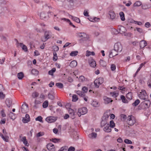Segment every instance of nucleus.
<instances>
[{
	"label": "nucleus",
	"instance_id": "obj_1",
	"mask_svg": "<svg viewBox=\"0 0 151 151\" xmlns=\"http://www.w3.org/2000/svg\"><path fill=\"white\" fill-rule=\"evenodd\" d=\"M150 101L149 100H146L141 102L139 105L140 108L142 109H144L146 108H149L150 105Z\"/></svg>",
	"mask_w": 151,
	"mask_h": 151
},
{
	"label": "nucleus",
	"instance_id": "obj_2",
	"mask_svg": "<svg viewBox=\"0 0 151 151\" xmlns=\"http://www.w3.org/2000/svg\"><path fill=\"white\" fill-rule=\"evenodd\" d=\"M127 122L129 125L132 126L136 122V120L133 116L129 115L127 117Z\"/></svg>",
	"mask_w": 151,
	"mask_h": 151
},
{
	"label": "nucleus",
	"instance_id": "obj_3",
	"mask_svg": "<svg viewBox=\"0 0 151 151\" xmlns=\"http://www.w3.org/2000/svg\"><path fill=\"white\" fill-rule=\"evenodd\" d=\"M138 96L141 99L143 100H147L148 98V96L146 91L144 90H141V91L138 95Z\"/></svg>",
	"mask_w": 151,
	"mask_h": 151
},
{
	"label": "nucleus",
	"instance_id": "obj_4",
	"mask_svg": "<svg viewBox=\"0 0 151 151\" xmlns=\"http://www.w3.org/2000/svg\"><path fill=\"white\" fill-rule=\"evenodd\" d=\"M52 34L51 31L49 30H46L44 32V38L42 40L43 42H45L48 39L51 38L52 37Z\"/></svg>",
	"mask_w": 151,
	"mask_h": 151
},
{
	"label": "nucleus",
	"instance_id": "obj_5",
	"mask_svg": "<svg viewBox=\"0 0 151 151\" xmlns=\"http://www.w3.org/2000/svg\"><path fill=\"white\" fill-rule=\"evenodd\" d=\"M78 37L81 38V40L83 41H86L89 38V37L88 35L84 32H80L77 34Z\"/></svg>",
	"mask_w": 151,
	"mask_h": 151
},
{
	"label": "nucleus",
	"instance_id": "obj_6",
	"mask_svg": "<svg viewBox=\"0 0 151 151\" xmlns=\"http://www.w3.org/2000/svg\"><path fill=\"white\" fill-rule=\"evenodd\" d=\"M87 112V108L86 107H83L78 109V115L79 116H80L81 115H83L86 114Z\"/></svg>",
	"mask_w": 151,
	"mask_h": 151
},
{
	"label": "nucleus",
	"instance_id": "obj_7",
	"mask_svg": "<svg viewBox=\"0 0 151 151\" xmlns=\"http://www.w3.org/2000/svg\"><path fill=\"white\" fill-rule=\"evenodd\" d=\"M114 49L118 52H121L122 48L121 44L119 43H116L114 45Z\"/></svg>",
	"mask_w": 151,
	"mask_h": 151
},
{
	"label": "nucleus",
	"instance_id": "obj_8",
	"mask_svg": "<svg viewBox=\"0 0 151 151\" xmlns=\"http://www.w3.org/2000/svg\"><path fill=\"white\" fill-rule=\"evenodd\" d=\"M57 119L56 117L53 116H49L46 118L45 120L48 123H51L54 122Z\"/></svg>",
	"mask_w": 151,
	"mask_h": 151
},
{
	"label": "nucleus",
	"instance_id": "obj_9",
	"mask_svg": "<svg viewBox=\"0 0 151 151\" xmlns=\"http://www.w3.org/2000/svg\"><path fill=\"white\" fill-rule=\"evenodd\" d=\"M40 16L41 19H47L50 17V16L49 14H48L47 15V14L44 12H41L40 14Z\"/></svg>",
	"mask_w": 151,
	"mask_h": 151
},
{
	"label": "nucleus",
	"instance_id": "obj_10",
	"mask_svg": "<svg viewBox=\"0 0 151 151\" xmlns=\"http://www.w3.org/2000/svg\"><path fill=\"white\" fill-rule=\"evenodd\" d=\"M28 106L27 104H25L22 105L21 108V111L23 113H27L28 111Z\"/></svg>",
	"mask_w": 151,
	"mask_h": 151
},
{
	"label": "nucleus",
	"instance_id": "obj_11",
	"mask_svg": "<svg viewBox=\"0 0 151 151\" xmlns=\"http://www.w3.org/2000/svg\"><path fill=\"white\" fill-rule=\"evenodd\" d=\"M119 31L120 33L124 34L125 36H127V33H126L127 30L124 27L122 26H120L119 29Z\"/></svg>",
	"mask_w": 151,
	"mask_h": 151
},
{
	"label": "nucleus",
	"instance_id": "obj_12",
	"mask_svg": "<svg viewBox=\"0 0 151 151\" xmlns=\"http://www.w3.org/2000/svg\"><path fill=\"white\" fill-rule=\"evenodd\" d=\"M47 148L49 151H55V148L54 145L51 143H50L47 145Z\"/></svg>",
	"mask_w": 151,
	"mask_h": 151
},
{
	"label": "nucleus",
	"instance_id": "obj_13",
	"mask_svg": "<svg viewBox=\"0 0 151 151\" xmlns=\"http://www.w3.org/2000/svg\"><path fill=\"white\" fill-rule=\"evenodd\" d=\"M30 121V117L29 115L26 114L25 115V117L23 118L22 121V122L24 123H27Z\"/></svg>",
	"mask_w": 151,
	"mask_h": 151
},
{
	"label": "nucleus",
	"instance_id": "obj_14",
	"mask_svg": "<svg viewBox=\"0 0 151 151\" xmlns=\"http://www.w3.org/2000/svg\"><path fill=\"white\" fill-rule=\"evenodd\" d=\"M103 130L105 132H109L111 131V128L110 127L109 124H107L105 126Z\"/></svg>",
	"mask_w": 151,
	"mask_h": 151
},
{
	"label": "nucleus",
	"instance_id": "obj_15",
	"mask_svg": "<svg viewBox=\"0 0 151 151\" xmlns=\"http://www.w3.org/2000/svg\"><path fill=\"white\" fill-rule=\"evenodd\" d=\"M17 45V46H20L24 51L27 52V46L25 45H23L22 43H18Z\"/></svg>",
	"mask_w": 151,
	"mask_h": 151
},
{
	"label": "nucleus",
	"instance_id": "obj_16",
	"mask_svg": "<svg viewBox=\"0 0 151 151\" xmlns=\"http://www.w3.org/2000/svg\"><path fill=\"white\" fill-rule=\"evenodd\" d=\"M6 104L8 107H10L12 105V101L11 99H6Z\"/></svg>",
	"mask_w": 151,
	"mask_h": 151
},
{
	"label": "nucleus",
	"instance_id": "obj_17",
	"mask_svg": "<svg viewBox=\"0 0 151 151\" xmlns=\"http://www.w3.org/2000/svg\"><path fill=\"white\" fill-rule=\"evenodd\" d=\"M117 52H116L114 49L113 50H112L109 54V57L110 58H112L113 56H114L118 55V54L117 53Z\"/></svg>",
	"mask_w": 151,
	"mask_h": 151
},
{
	"label": "nucleus",
	"instance_id": "obj_18",
	"mask_svg": "<svg viewBox=\"0 0 151 151\" xmlns=\"http://www.w3.org/2000/svg\"><path fill=\"white\" fill-rule=\"evenodd\" d=\"M147 45V43L144 40H141L139 43L140 47L142 48L146 46Z\"/></svg>",
	"mask_w": 151,
	"mask_h": 151
},
{
	"label": "nucleus",
	"instance_id": "obj_19",
	"mask_svg": "<svg viewBox=\"0 0 151 151\" xmlns=\"http://www.w3.org/2000/svg\"><path fill=\"white\" fill-rule=\"evenodd\" d=\"M104 99L105 104H108L110 102H112L113 101L111 98L107 97L106 96L104 97Z\"/></svg>",
	"mask_w": 151,
	"mask_h": 151
},
{
	"label": "nucleus",
	"instance_id": "obj_20",
	"mask_svg": "<svg viewBox=\"0 0 151 151\" xmlns=\"http://www.w3.org/2000/svg\"><path fill=\"white\" fill-rule=\"evenodd\" d=\"M69 113L72 119H73L75 118V112L72 109H70L68 110Z\"/></svg>",
	"mask_w": 151,
	"mask_h": 151
},
{
	"label": "nucleus",
	"instance_id": "obj_21",
	"mask_svg": "<svg viewBox=\"0 0 151 151\" xmlns=\"http://www.w3.org/2000/svg\"><path fill=\"white\" fill-rule=\"evenodd\" d=\"M109 15L110 16V19H113L115 17V14L111 10L109 12Z\"/></svg>",
	"mask_w": 151,
	"mask_h": 151
},
{
	"label": "nucleus",
	"instance_id": "obj_22",
	"mask_svg": "<svg viewBox=\"0 0 151 151\" xmlns=\"http://www.w3.org/2000/svg\"><path fill=\"white\" fill-rule=\"evenodd\" d=\"M22 138L21 139V141H22L23 144L26 146H28L29 145V144L28 143V142L25 137H22Z\"/></svg>",
	"mask_w": 151,
	"mask_h": 151
},
{
	"label": "nucleus",
	"instance_id": "obj_23",
	"mask_svg": "<svg viewBox=\"0 0 151 151\" xmlns=\"http://www.w3.org/2000/svg\"><path fill=\"white\" fill-rule=\"evenodd\" d=\"M89 63L90 66L93 68H94L96 65L95 61L93 59L91 60H89Z\"/></svg>",
	"mask_w": 151,
	"mask_h": 151
},
{
	"label": "nucleus",
	"instance_id": "obj_24",
	"mask_svg": "<svg viewBox=\"0 0 151 151\" xmlns=\"http://www.w3.org/2000/svg\"><path fill=\"white\" fill-rule=\"evenodd\" d=\"M69 16L71 17V19L74 21L78 23L80 22V20L79 18L76 17H74L71 15H70Z\"/></svg>",
	"mask_w": 151,
	"mask_h": 151
},
{
	"label": "nucleus",
	"instance_id": "obj_25",
	"mask_svg": "<svg viewBox=\"0 0 151 151\" xmlns=\"http://www.w3.org/2000/svg\"><path fill=\"white\" fill-rule=\"evenodd\" d=\"M77 64V63L76 61L73 60L70 63V66L72 68H74L76 67Z\"/></svg>",
	"mask_w": 151,
	"mask_h": 151
},
{
	"label": "nucleus",
	"instance_id": "obj_26",
	"mask_svg": "<svg viewBox=\"0 0 151 151\" xmlns=\"http://www.w3.org/2000/svg\"><path fill=\"white\" fill-rule=\"evenodd\" d=\"M97 135V134L96 133L93 132L91 134H89L88 136L89 138L93 139L96 138Z\"/></svg>",
	"mask_w": 151,
	"mask_h": 151
},
{
	"label": "nucleus",
	"instance_id": "obj_27",
	"mask_svg": "<svg viewBox=\"0 0 151 151\" xmlns=\"http://www.w3.org/2000/svg\"><path fill=\"white\" fill-rule=\"evenodd\" d=\"M141 5V2L140 1H137L133 5V6L134 7H136L139 6Z\"/></svg>",
	"mask_w": 151,
	"mask_h": 151
},
{
	"label": "nucleus",
	"instance_id": "obj_28",
	"mask_svg": "<svg viewBox=\"0 0 151 151\" xmlns=\"http://www.w3.org/2000/svg\"><path fill=\"white\" fill-rule=\"evenodd\" d=\"M95 54L94 52H90L87 50L86 55V56H89L91 55L94 56L95 55Z\"/></svg>",
	"mask_w": 151,
	"mask_h": 151
},
{
	"label": "nucleus",
	"instance_id": "obj_29",
	"mask_svg": "<svg viewBox=\"0 0 151 151\" xmlns=\"http://www.w3.org/2000/svg\"><path fill=\"white\" fill-rule=\"evenodd\" d=\"M109 115L107 114H104L102 117V119L104 121H106L107 123L108 122V120L109 117Z\"/></svg>",
	"mask_w": 151,
	"mask_h": 151
},
{
	"label": "nucleus",
	"instance_id": "obj_30",
	"mask_svg": "<svg viewBox=\"0 0 151 151\" xmlns=\"http://www.w3.org/2000/svg\"><path fill=\"white\" fill-rule=\"evenodd\" d=\"M56 71V69L55 68H53L51 70L48 71V73L49 75L52 76L53 75L54 73Z\"/></svg>",
	"mask_w": 151,
	"mask_h": 151
},
{
	"label": "nucleus",
	"instance_id": "obj_31",
	"mask_svg": "<svg viewBox=\"0 0 151 151\" xmlns=\"http://www.w3.org/2000/svg\"><path fill=\"white\" fill-rule=\"evenodd\" d=\"M100 64L101 66L105 67L106 65V63L103 60H101L100 61Z\"/></svg>",
	"mask_w": 151,
	"mask_h": 151
},
{
	"label": "nucleus",
	"instance_id": "obj_32",
	"mask_svg": "<svg viewBox=\"0 0 151 151\" xmlns=\"http://www.w3.org/2000/svg\"><path fill=\"white\" fill-rule=\"evenodd\" d=\"M91 105L94 107H96L99 106V104L96 101H93L91 103Z\"/></svg>",
	"mask_w": 151,
	"mask_h": 151
},
{
	"label": "nucleus",
	"instance_id": "obj_33",
	"mask_svg": "<svg viewBox=\"0 0 151 151\" xmlns=\"http://www.w3.org/2000/svg\"><path fill=\"white\" fill-rule=\"evenodd\" d=\"M121 99L122 100L123 102L127 103H128V101L127 100L125 96L123 95H121Z\"/></svg>",
	"mask_w": 151,
	"mask_h": 151
},
{
	"label": "nucleus",
	"instance_id": "obj_34",
	"mask_svg": "<svg viewBox=\"0 0 151 151\" xmlns=\"http://www.w3.org/2000/svg\"><path fill=\"white\" fill-rule=\"evenodd\" d=\"M119 15L121 20L122 21H124L125 19L124 13L123 12H121L119 13Z\"/></svg>",
	"mask_w": 151,
	"mask_h": 151
},
{
	"label": "nucleus",
	"instance_id": "obj_35",
	"mask_svg": "<svg viewBox=\"0 0 151 151\" xmlns=\"http://www.w3.org/2000/svg\"><path fill=\"white\" fill-rule=\"evenodd\" d=\"M140 102V100L138 99H137L134 102L132 103V105L134 106H136L138 105Z\"/></svg>",
	"mask_w": 151,
	"mask_h": 151
},
{
	"label": "nucleus",
	"instance_id": "obj_36",
	"mask_svg": "<svg viewBox=\"0 0 151 151\" xmlns=\"http://www.w3.org/2000/svg\"><path fill=\"white\" fill-rule=\"evenodd\" d=\"M76 93L78 95L82 97H83L85 96L84 92H82V91H77L76 92Z\"/></svg>",
	"mask_w": 151,
	"mask_h": 151
},
{
	"label": "nucleus",
	"instance_id": "obj_37",
	"mask_svg": "<svg viewBox=\"0 0 151 151\" xmlns=\"http://www.w3.org/2000/svg\"><path fill=\"white\" fill-rule=\"evenodd\" d=\"M17 77L19 79H22L24 77V74L22 72H21L17 74Z\"/></svg>",
	"mask_w": 151,
	"mask_h": 151
},
{
	"label": "nucleus",
	"instance_id": "obj_38",
	"mask_svg": "<svg viewBox=\"0 0 151 151\" xmlns=\"http://www.w3.org/2000/svg\"><path fill=\"white\" fill-rule=\"evenodd\" d=\"M110 94L112 97L115 98H116L118 95V93H117L115 91L111 92Z\"/></svg>",
	"mask_w": 151,
	"mask_h": 151
},
{
	"label": "nucleus",
	"instance_id": "obj_39",
	"mask_svg": "<svg viewBox=\"0 0 151 151\" xmlns=\"http://www.w3.org/2000/svg\"><path fill=\"white\" fill-rule=\"evenodd\" d=\"M78 53L77 51H72L70 53V55L71 56H74L77 55Z\"/></svg>",
	"mask_w": 151,
	"mask_h": 151
},
{
	"label": "nucleus",
	"instance_id": "obj_40",
	"mask_svg": "<svg viewBox=\"0 0 151 151\" xmlns=\"http://www.w3.org/2000/svg\"><path fill=\"white\" fill-rule=\"evenodd\" d=\"M48 105V102L47 101H45L42 104V107L43 108H46Z\"/></svg>",
	"mask_w": 151,
	"mask_h": 151
},
{
	"label": "nucleus",
	"instance_id": "obj_41",
	"mask_svg": "<svg viewBox=\"0 0 151 151\" xmlns=\"http://www.w3.org/2000/svg\"><path fill=\"white\" fill-rule=\"evenodd\" d=\"M55 85L60 88H62L63 87V84L61 83H57L55 84Z\"/></svg>",
	"mask_w": 151,
	"mask_h": 151
},
{
	"label": "nucleus",
	"instance_id": "obj_42",
	"mask_svg": "<svg viewBox=\"0 0 151 151\" xmlns=\"http://www.w3.org/2000/svg\"><path fill=\"white\" fill-rule=\"evenodd\" d=\"M39 93L36 92H34L32 93V96L33 98H35L38 96Z\"/></svg>",
	"mask_w": 151,
	"mask_h": 151
},
{
	"label": "nucleus",
	"instance_id": "obj_43",
	"mask_svg": "<svg viewBox=\"0 0 151 151\" xmlns=\"http://www.w3.org/2000/svg\"><path fill=\"white\" fill-rule=\"evenodd\" d=\"M107 124H109L108 123L106 122V121H104L102 119L101 124V127H103L104 126H105Z\"/></svg>",
	"mask_w": 151,
	"mask_h": 151
},
{
	"label": "nucleus",
	"instance_id": "obj_44",
	"mask_svg": "<svg viewBox=\"0 0 151 151\" xmlns=\"http://www.w3.org/2000/svg\"><path fill=\"white\" fill-rule=\"evenodd\" d=\"M47 96L48 99L51 100H53L55 99L54 96L52 94H51L50 93L48 94Z\"/></svg>",
	"mask_w": 151,
	"mask_h": 151
},
{
	"label": "nucleus",
	"instance_id": "obj_45",
	"mask_svg": "<svg viewBox=\"0 0 151 151\" xmlns=\"http://www.w3.org/2000/svg\"><path fill=\"white\" fill-rule=\"evenodd\" d=\"M78 100V98L77 95L76 94H74L72 96V101L76 102Z\"/></svg>",
	"mask_w": 151,
	"mask_h": 151
},
{
	"label": "nucleus",
	"instance_id": "obj_46",
	"mask_svg": "<svg viewBox=\"0 0 151 151\" xmlns=\"http://www.w3.org/2000/svg\"><path fill=\"white\" fill-rule=\"evenodd\" d=\"M32 73L34 75H37L38 73V71L35 69H33L31 70Z\"/></svg>",
	"mask_w": 151,
	"mask_h": 151
},
{
	"label": "nucleus",
	"instance_id": "obj_47",
	"mask_svg": "<svg viewBox=\"0 0 151 151\" xmlns=\"http://www.w3.org/2000/svg\"><path fill=\"white\" fill-rule=\"evenodd\" d=\"M109 125L111 128H113L115 127V124L113 120H111L110 122Z\"/></svg>",
	"mask_w": 151,
	"mask_h": 151
},
{
	"label": "nucleus",
	"instance_id": "obj_48",
	"mask_svg": "<svg viewBox=\"0 0 151 151\" xmlns=\"http://www.w3.org/2000/svg\"><path fill=\"white\" fill-rule=\"evenodd\" d=\"M53 60L54 61H56L57 60V54L56 52H54L53 53Z\"/></svg>",
	"mask_w": 151,
	"mask_h": 151
},
{
	"label": "nucleus",
	"instance_id": "obj_49",
	"mask_svg": "<svg viewBox=\"0 0 151 151\" xmlns=\"http://www.w3.org/2000/svg\"><path fill=\"white\" fill-rule=\"evenodd\" d=\"M94 84L96 87L98 88L100 84H99V81L98 80L96 79L94 81Z\"/></svg>",
	"mask_w": 151,
	"mask_h": 151
},
{
	"label": "nucleus",
	"instance_id": "obj_50",
	"mask_svg": "<svg viewBox=\"0 0 151 151\" xmlns=\"http://www.w3.org/2000/svg\"><path fill=\"white\" fill-rule=\"evenodd\" d=\"M79 80L80 81L83 82L85 81V78L83 76H81L79 77Z\"/></svg>",
	"mask_w": 151,
	"mask_h": 151
},
{
	"label": "nucleus",
	"instance_id": "obj_51",
	"mask_svg": "<svg viewBox=\"0 0 151 151\" xmlns=\"http://www.w3.org/2000/svg\"><path fill=\"white\" fill-rule=\"evenodd\" d=\"M126 97L128 99L131 100L132 99V97L131 93H128L127 94Z\"/></svg>",
	"mask_w": 151,
	"mask_h": 151
},
{
	"label": "nucleus",
	"instance_id": "obj_52",
	"mask_svg": "<svg viewBox=\"0 0 151 151\" xmlns=\"http://www.w3.org/2000/svg\"><path fill=\"white\" fill-rule=\"evenodd\" d=\"M9 115L10 118L12 119H14V117L15 114L12 112H10L9 113Z\"/></svg>",
	"mask_w": 151,
	"mask_h": 151
},
{
	"label": "nucleus",
	"instance_id": "obj_53",
	"mask_svg": "<svg viewBox=\"0 0 151 151\" xmlns=\"http://www.w3.org/2000/svg\"><path fill=\"white\" fill-rule=\"evenodd\" d=\"M42 117L40 116H38L35 118V120L36 121H39L41 122H42Z\"/></svg>",
	"mask_w": 151,
	"mask_h": 151
},
{
	"label": "nucleus",
	"instance_id": "obj_54",
	"mask_svg": "<svg viewBox=\"0 0 151 151\" xmlns=\"http://www.w3.org/2000/svg\"><path fill=\"white\" fill-rule=\"evenodd\" d=\"M51 140L52 142L55 143H58L60 142V139H58L52 138Z\"/></svg>",
	"mask_w": 151,
	"mask_h": 151
},
{
	"label": "nucleus",
	"instance_id": "obj_55",
	"mask_svg": "<svg viewBox=\"0 0 151 151\" xmlns=\"http://www.w3.org/2000/svg\"><path fill=\"white\" fill-rule=\"evenodd\" d=\"M96 79L99 81V84L100 85L103 82L104 80L102 78H99Z\"/></svg>",
	"mask_w": 151,
	"mask_h": 151
},
{
	"label": "nucleus",
	"instance_id": "obj_56",
	"mask_svg": "<svg viewBox=\"0 0 151 151\" xmlns=\"http://www.w3.org/2000/svg\"><path fill=\"white\" fill-rule=\"evenodd\" d=\"M142 8V9L145 10L148 9L149 8L148 7V6L147 4H142V5L141 6Z\"/></svg>",
	"mask_w": 151,
	"mask_h": 151
},
{
	"label": "nucleus",
	"instance_id": "obj_57",
	"mask_svg": "<svg viewBox=\"0 0 151 151\" xmlns=\"http://www.w3.org/2000/svg\"><path fill=\"white\" fill-rule=\"evenodd\" d=\"M124 142L126 143L127 144H132V142L131 141L128 139H125L124 140Z\"/></svg>",
	"mask_w": 151,
	"mask_h": 151
},
{
	"label": "nucleus",
	"instance_id": "obj_58",
	"mask_svg": "<svg viewBox=\"0 0 151 151\" xmlns=\"http://www.w3.org/2000/svg\"><path fill=\"white\" fill-rule=\"evenodd\" d=\"M44 134V132H40L38 133L36 135L37 137H39L43 135Z\"/></svg>",
	"mask_w": 151,
	"mask_h": 151
},
{
	"label": "nucleus",
	"instance_id": "obj_59",
	"mask_svg": "<svg viewBox=\"0 0 151 151\" xmlns=\"http://www.w3.org/2000/svg\"><path fill=\"white\" fill-rule=\"evenodd\" d=\"M136 30L139 33H143V31L142 29L140 28H136Z\"/></svg>",
	"mask_w": 151,
	"mask_h": 151
},
{
	"label": "nucleus",
	"instance_id": "obj_60",
	"mask_svg": "<svg viewBox=\"0 0 151 151\" xmlns=\"http://www.w3.org/2000/svg\"><path fill=\"white\" fill-rule=\"evenodd\" d=\"M83 15L86 17H88L89 16L88 11L86 10H84L83 12Z\"/></svg>",
	"mask_w": 151,
	"mask_h": 151
},
{
	"label": "nucleus",
	"instance_id": "obj_61",
	"mask_svg": "<svg viewBox=\"0 0 151 151\" xmlns=\"http://www.w3.org/2000/svg\"><path fill=\"white\" fill-rule=\"evenodd\" d=\"M53 50L54 51H55V52L56 51H57L59 50L58 47L56 45L53 46Z\"/></svg>",
	"mask_w": 151,
	"mask_h": 151
},
{
	"label": "nucleus",
	"instance_id": "obj_62",
	"mask_svg": "<svg viewBox=\"0 0 151 151\" xmlns=\"http://www.w3.org/2000/svg\"><path fill=\"white\" fill-rule=\"evenodd\" d=\"M82 90L83 91V92H84V93H86L88 90V88L84 86L82 88Z\"/></svg>",
	"mask_w": 151,
	"mask_h": 151
},
{
	"label": "nucleus",
	"instance_id": "obj_63",
	"mask_svg": "<svg viewBox=\"0 0 151 151\" xmlns=\"http://www.w3.org/2000/svg\"><path fill=\"white\" fill-rule=\"evenodd\" d=\"M116 67L115 65L112 64L111 66V69L112 71L115 70L116 69Z\"/></svg>",
	"mask_w": 151,
	"mask_h": 151
},
{
	"label": "nucleus",
	"instance_id": "obj_64",
	"mask_svg": "<svg viewBox=\"0 0 151 151\" xmlns=\"http://www.w3.org/2000/svg\"><path fill=\"white\" fill-rule=\"evenodd\" d=\"M75 148L74 147H70L68 149V151H74Z\"/></svg>",
	"mask_w": 151,
	"mask_h": 151
}]
</instances>
